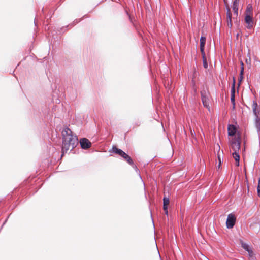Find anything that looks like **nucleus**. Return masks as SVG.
<instances>
[{"label": "nucleus", "mask_w": 260, "mask_h": 260, "mask_svg": "<svg viewBox=\"0 0 260 260\" xmlns=\"http://www.w3.org/2000/svg\"><path fill=\"white\" fill-rule=\"evenodd\" d=\"M63 153L66 152L70 149L72 150L78 144V140L76 135H73L72 131L68 127L64 128L62 132Z\"/></svg>", "instance_id": "nucleus-1"}, {"label": "nucleus", "mask_w": 260, "mask_h": 260, "mask_svg": "<svg viewBox=\"0 0 260 260\" xmlns=\"http://www.w3.org/2000/svg\"><path fill=\"white\" fill-rule=\"evenodd\" d=\"M230 147L234 152H239L240 149V136H235L234 138L229 139Z\"/></svg>", "instance_id": "nucleus-2"}, {"label": "nucleus", "mask_w": 260, "mask_h": 260, "mask_svg": "<svg viewBox=\"0 0 260 260\" xmlns=\"http://www.w3.org/2000/svg\"><path fill=\"white\" fill-rule=\"evenodd\" d=\"M252 109L255 116L254 121L256 126L260 123V107L256 101H253L252 104Z\"/></svg>", "instance_id": "nucleus-3"}, {"label": "nucleus", "mask_w": 260, "mask_h": 260, "mask_svg": "<svg viewBox=\"0 0 260 260\" xmlns=\"http://www.w3.org/2000/svg\"><path fill=\"white\" fill-rule=\"evenodd\" d=\"M112 150L113 152L118 154V155L124 158L128 163H129V164H133V161L131 157L124 151H123L120 149L116 148V147H113L112 148Z\"/></svg>", "instance_id": "nucleus-4"}, {"label": "nucleus", "mask_w": 260, "mask_h": 260, "mask_svg": "<svg viewBox=\"0 0 260 260\" xmlns=\"http://www.w3.org/2000/svg\"><path fill=\"white\" fill-rule=\"evenodd\" d=\"M236 218L235 216L232 214H230L228 215L226 221V225L228 229L232 228L235 223Z\"/></svg>", "instance_id": "nucleus-5"}, {"label": "nucleus", "mask_w": 260, "mask_h": 260, "mask_svg": "<svg viewBox=\"0 0 260 260\" xmlns=\"http://www.w3.org/2000/svg\"><path fill=\"white\" fill-rule=\"evenodd\" d=\"M80 144L82 149H87L91 146L90 142L86 138H82L80 140Z\"/></svg>", "instance_id": "nucleus-6"}, {"label": "nucleus", "mask_w": 260, "mask_h": 260, "mask_svg": "<svg viewBox=\"0 0 260 260\" xmlns=\"http://www.w3.org/2000/svg\"><path fill=\"white\" fill-rule=\"evenodd\" d=\"M236 127L233 125H229L228 126V135L229 136L234 138L235 136H240L238 134H236Z\"/></svg>", "instance_id": "nucleus-7"}, {"label": "nucleus", "mask_w": 260, "mask_h": 260, "mask_svg": "<svg viewBox=\"0 0 260 260\" xmlns=\"http://www.w3.org/2000/svg\"><path fill=\"white\" fill-rule=\"evenodd\" d=\"M245 21L247 24V27L249 29L253 27V15H245Z\"/></svg>", "instance_id": "nucleus-8"}, {"label": "nucleus", "mask_w": 260, "mask_h": 260, "mask_svg": "<svg viewBox=\"0 0 260 260\" xmlns=\"http://www.w3.org/2000/svg\"><path fill=\"white\" fill-rule=\"evenodd\" d=\"M240 243L241 244V246L242 247V248L248 252L249 255L250 256H252L253 252L249 245L246 243H244L242 240L240 241Z\"/></svg>", "instance_id": "nucleus-9"}, {"label": "nucleus", "mask_w": 260, "mask_h": 260, "mask_svg": "<svg viewBox=\"0 0 260 260\" xmlns=\"http://www.w3.org/2000/svg\"><path fill=\"white\" fill-rule=\"evenodd\" d=\"M206 42V38L205 37L202 36L200 38V50L202 53V54L204 55V47Z\"/></svg>", "instance_id": "nucleus-10"}, {"label": "nucleus", "mask_w": 260, "mask_h": 260, "mask_svg": "<svg viewBox=\"0 0 260 260\" xmlns=\"http://www.w3.org/2000/svg\"><path fill=\"white\" fill-rule=\"evenodd\" d=\"M227 25L229 28H231L232 27V14L231 13L230 10L228 9L227 12Z\"/></svg>", "instance_id": "nucleus-11"}, {"label": "nucleus", "mask_w": 260, "mask_h": 260, "mask_svg": "<svg viewBox=\"0 0 260 260\" xmlns=\"http://www.w3.org/2000/svg\"><path fill=\"white\" fill-rule=\"evenodd\" d=\"M245 15H253V7L251 4H249L246 7Z\"/></svg>", "instance_id": "nucleus-12"}, {"label": "nucleus", "mask_w": 260, "mask_h": 260, "mask_svg": "<svg viewBox=\"0 0 260 260\" xmlns=\"http://www.w3.org/2000/svg\"><path fill=\"white\" fill-rule=\"evenodd\" d=\"M202 100L204 106L209 110L208 99L206 95H203V93H202Z\"/></svg>", "instance_id": "nucleus-13"}, {"label": "nucleus", "mask_w": 260, "mask_h": 260, "mask_svg": "<svg viewBox=\"0 0 260 260\" xmlns=\"http://www.w3.org/2000/svg\"><path fill=\"white\" fill-rule=\"evenodd\" d=\"M232 155L234 159L236 161V165L237 166H238L239 165V159H240V155L239 152H234L232 153Z\"/></svg>", "instance_id": "nucleus-14"}, {"label": "nucleus", "mask_w": 260, "mask_h": 260, "mask_svg": "<svg viewBox=\"0 0 260 260\" xmlns=\"http://www.w3.org/2000/svg\"><path fill=\"white\" fill-rule=\"evenodd\" d=\"M233 9L234 11V13L236 15H238V3L237 2V0H235L234 2L233 6Z\"/></svg>", "instance_id": "nucleus-15"}, {"label": "nucleus", "mask_w": 260, "mask_h": 260, "mask_svg": "<svg viewBox=\"0 0 260 260\" xmlns=\"http://www.w3.org/2000/svg\"><path fill=\"white\" fill-rule=\"evenodd\" d=\"M231 100L233 103V108H235V89L234 87L232 90L231 96Z\"/></svg>", "instance_id": "nucleus-16"}, {"label": "nucleus", "mask_w": 260, "mask_h": 260, "mask_svg": "<svg viewBox=\"0 0 260 260\" xmlns=\"http://www.w3.org/2000/svg\"><path fill=\"white\" fill-rule=\"evenodd\" d=\"M164 205L163 206H168L169 204V199L168 198H164L163 199Z\"/></svg>", "instance_id": "nucleus-17"}, {"label": "nucleus", "mask_w": 260, "mask_h": 260, "mask_svg": "<svg viewBox=\"0 0 260 260\" xmlns=\"http://www.w3.org/2000/svg\"><path fill=\"white\" fill-rule=\"evenodd\" d=\"M202 55H203V66H204V67L205 68H207L208 64H207L206 59V58L205 57V55H204V54H202Z\"/></svg>", "instance_id": "nucleus-18"}, {"label": "nucleus", "mask_w": 260, "mask_h": 260, "mask_svg": "<svg viewBox=\"0 0 260 260\" xmlns=\"http://www.w3.org/2000/svg\"><path fill=\"white\" fill-rule=\"evenodd\" d=\"M241 65V70H240V74H244V63L243 61L240 62Z\"/></svg>", "instance_id": "nucleus-19"}, {"label": "nucleus", "mask_w": 260, "mask_h": 260, "mask_svg": "<svg viewBox=\"0 0 260 260\" xmlns=\"http://www.w3.org/2000/svg\"><path fill=\"white\" fill-rule=\"evenodd\" d=\"M257 193L258 196L260 197V177L258 179V183L257 186Z\"/></svg>", "instance_id": "nucleus-20"}, {"label": "nucleus", "mask_w": 260, "mask_h": 260, "mask_svg": "<svg viewBox=\"0 0 260 260\" xmlns=\"http://www.w3.org/2000/svg\"><path fill=\"white\" fill-rule=\"evenodd\" d=\"M163 209L164 211H165V214L166 215H168V206H163Z\"/></svg>", "instance_id": "nucleus-21"}, {"label": "nucleus", "mask_w": 260, "mask_h": 260, "mask_svg": "<svg viewBox=\"0 0 260 260\" xmlns=\"http://www.w3.org/2000/svg\"><path fill=\"white\" fill-rule=\"evenodd\" d=\"M243 79V74H240V77L239 78V81L240 82Z\"/></svg>", "instance_id": "nucleus-22"}, {"label": "nucleus", "mask_w": 260, "mask_h": 260, "mask_svg": "<svg viewBox=\"0 0 260 260\" xmlns=\"http://www.w3.org/2000/svg\"><path fill=\"white\" fill-rule=\"evenodd\" d=\"M218 160H219V167L220 166V164H221V158L220 157V156L219 155H218Z\"/></svg>", "instance_id": "nucleus-23"}, {"label": "nucleus", "mask_w": 260, "mask_h": 260, "mask_svg": "<svg viewBox=\"0 0 260 260\" xmlns=\"http://www.w3.org/2000/svg\"><path fill=\"white\" fill-rule=\"evenodd\" d=\"M246 62L247 63H248V60H247V59H246Z\"/></svg>", "instance_id": "nucleus-24"}]
</instances>
